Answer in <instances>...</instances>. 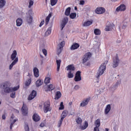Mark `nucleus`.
Listing matches in <instances>:
<instances>
[{
	"mask_svg": "<svg viewBox=\"0 0 131 131\" xmlns=\"http://www.w3.org/2000/svg\"><path fill=\"white\" fill-rule=\"evenodd\" d=\"M17 57V51L14 50L11 56V59L13 61V62L11 63V64L9 66V69L11 70L12 68H13V66L14 65H16L17 63L18 62V57Z\"/></svg>",
	"mask_w": 131,
	"mask_h": 131,
	"instance_id": "f257e3e1",
	"label": "nucleus"
},
{
	"mask_svg": "<svg viewBox=\"0 0 131 131\" xmlns=\"http://www.w3.org/2000/svg\"><path fill=\"white\" fill-rule=\"evenodd\" d=\"M43 110L44 113H48V112H51L52 111V108L51 107V102L50 101L47 100L46 101L43 106Z\"/></svg>",
	"mask_w": 131,
	"mask_h": 131,
	"instance_id": "f03ea898",
	"label": "nucleus"
},
{
	"mask_svg": "<svg viewBox=\"0 0 131 131\" xmlns=\"http://www.w3.org/2000/svg\"><path fill=\"white\" fill-rule=\"evenodd\" d=\"M105 70H106V65L105 63H103L100 66L99 69L97 72V78H99V77L104 73Z\"/></svg>",
	"mask_w": 131,
	"mask_h": 131,
	"instance_id": "7ed1b4c3",
	"label": "nucleus"
},
{
	"mask_svg": "<svg viewBox=\"0 0 131 131\" xmlns=\"http://www.w3.org/2000/svg\"><path fill=\"white\" fill-rule=\"evenodd\" d=\"M11 86V83L10 82L6 81L3 84V88L4 89L5 93H7L9 94V93H11L12 92V88H9Z\"/></svg>",
	"mask_w": 131,
	"mask_h": 131,
	"instance_id": "20e7f679",
	"label": "nucleus"
},
{
	"mask_svg": "<svg viewBox=\"0 0 131 131\" xmlns=\"http://www.w3.org/2000/svg\"><path fill=\"white\" fill-rule=\"evenodd\" d=\"M65 46V41H62L58 45V48H57V55H60L63 51V47Z\"/></svg>",
	"mask_w": 131,
	"mask_h": 131,
	"instance_id": "39448f33",
	"label": "nucleus"
},
{
	"mask_svg": "<svg viewBox=\"0 0 131 131\" xmlns=\"http://www.w3.org/2000/svg\"><path fill=\"white\" fill-rule=\"evenodd\" d=\"M91 57H92V53L91 52H88L85 53L82 59V63L83 64H84V63H86L89 60H90Z\"/></svg>",
	"mask_w": 131,
	"mask_h": 131,
	"instance_id": "423d86ee",
	"label": "nucleus"
},
{
	"mask_svg": "<svg viewBox=\"0 0 131 131\" xmlns=\"http://www.w3.org/2000/svg\"><path fill=\"white\" fill-rule=\"evenodd\" d=\"M21 113L24 116H27L28 115V107L24 103L21 107Z\"/></svg>",
	"mask_w": 131,
	"mask_h": 131,
	"instance_id": "0eeeda50",
	"label": "nucleus"
},
{
	"mask_svg": "<svg viewBox=\"0 0 131 131\" xmlns=\"http://www.w3.org/2000/svg\"><path fill=\"white\" fill-rule=\"evenodd\" d=\"M119 64V59L118 58V56H117L113 58V67L114 68H116L117 66Z\"/></svg>",
	"mask_w": 131,
	"mask_h": 131,
	"instance_id": "6e6552de",
	"label": "nucleus"
},
{
	"mask_svg": "<svg viewBox=\"0 0 131 131\" xmlns=\"http://www.w3.org/2000/svg\"><path fill=\"white\" fill-rule=\"evenodd\" d=\"M81 72L78 71L76 73V75L74 78L75 81H80L81 80Z\"/></svg>",
	"mask_w": 131,
	"mask_h": 131,
	"instance_id": "1a4fd4ad",
	"label": "nucleus"
},
{
	"mask_svg": "<svg viewBox=\"0 0 131 131\" xmlns=\"http://www.w3.org/2000/svg\"><path fill=\"white\" fill-rule=\"evenodd\" d=\"M36 95H37L36 91L33 90L31 94L29 95L28 100L29 101H31V100H33V99H34L36 97Z\"/></svg>",
	"mask_w": 131,
	"mask_h": 131,
	"instance_id": "9d476101",
	"label": "nucleus"
},
{
	"mask_svg": "<svg viewBox=\"0 0 131 131\" xmlns=\"http://www.w3.org/2000/svg\"><path fill=\"white\" fill-rule=\"evenodd\" d=\"M126 10V6L124 4L120 5L116 8L117 12H124Z\"/></svg>",
	"mask_w": 131,
	"mask_h": 131,
	"instance_id": "9b49d317",
	"label": "nucleus"
},
{
	"mask_svg": "<svg viewBox=\"0 0 131 131\" xmlns=\"http://www.w3.org/2000/svg\"><path fill=\"white\" fill-rule=\"evenodd\" d=\"M106 10L103 7H98L95 10V13L98 14H104Z\"/></svg>",
	"mask_w": 131,
	"mask_h": 131,
	"instance_id": "f8f14e48",
	"label": "nucleus"
},
{
	"mask_svg": "<svg viewBox=\"0 0 131 131\" xmlns=\"http://www.w3.org/2000/svg\"><path fill=\"white\" fill-rule=\"evenodd\" d=\"M91 100V97L87 98L85 100H83L82 102L80 103L81 107H84L89 104L90 100Z\"/></svg>",
	"mask_w": 131,
	"mask_h": 131,
	"instance_id": "ddd939ff",
	"label": "nucleus"
},
{
	"mask_svg": "<svg viewBox=\"0 0 131 131\" xmlns=\"http://www.w3.org/2000/svg\"><path fill=\"white\" fill-rule=\"evenodd\" d=\"M67 23H68V17H66L63 19L62 21L61 25V30H63V28L65 27V25H66Z\"/></svg>",
	"mask_w": 131,
	"mask_h": 131,
	"instance_id": "4468645a",
	"label": "nucleus"
},
{
	"mask_svg": "<svg viewBox=\"0 0 131 131\" xmlns=\"http://www.w3.org/2000/svg\"><path fill=\"white\" fill-rule=\"evenodd\" d=\"M32 118L33 120L35 122H37L39 121V120H40V117L39 116V115H38V114L36 113L34 114Z\"/></svg>",
	"mask_w": 131,
	"mask_h": 131,
	"instance_id": "2eb2a0df",
	"label": "nucleus"
},
{
	"mask_svg": "<svg viewBox=\"0 0 131 131\" xmlns=\"http://www.w3.org/2000/svg\"><path fill=\"white\" fill-rule=\"evenodd\" d=\"M33 73H34V76L35 77H38L39 76V70H38V69L37 68L35 67L33 69Z\"/></svg>",
	"mask_w": 131,
	"mask_h": 131,
	"instance_id": "dca6fc26",
	"label": "nucleus"
},
{
	"mask_svg": "<svg viewBox=\"0 0 131 131\" xmlns=\"http://www.w3.org/2000/svg\"><path fill=\"white\" fill-rule=\"evenodd\" d=\"M110 110H111V105L107 104L104 110V114H105V115H107V114H108V113L110 112Z\"/></svg>",
	"mask_w": 131,
	"mask_h": 131,
	"instance_id": "f3484780",
	"label": "nucleus"
},
{
	"mask_svg": "<svg viewBox=\"0 0 131 131\" xmlns=\"http://www.w3.org/2000/svg\"><path fill=\"white\" fill-rule=\"evenodd\" d=\"M79 46L80 45L78 43H74L71 47V50H77V49L79 48Z\"/></svg>",
	"mask_w": 131,
	"mask_h": 131,
	"instance_id": "a211bd4d",
	"label": "nucleus"
},
{
	"mask_svg": "<svg viewBox=\"0 0 131 131\" xmlns=\"http://www.w3.org/2000/svg\"><path fill=\"white\" fill-rule=\"evenodd\" d=\"M67 68V70H69V71L74 72L75 71V67H74V66H73V64H70L68 66Z\"/></svg>",
	"mask_w": 131,
	"mask_h": 131,
	"instance_id": "6ab92c4d",
	"label": "nucleus"
},
{
	"mask_svg": "<svg viewBox=\"0 0 131 131\" xmlns=\"http://www.w3.org/2000/svg\"><path fill=\"white\" fill-rule=\"evenodd\" d=\"M68 115V111L67 110L63 111L62 112V114H61V119L64 120V118H66Z\"/></svg>",
	"mask_w": 131,
	"mask_h": 131,
	"instance_id": "aec40b11",
	"label": "nucleus"
},
{
	"mask_svg": "<svg viewBox=\"0 0 131 131\" xmlns=\"http://www.w3.org/2000/svg\"><path fill=\"white\" fill-rule=\"evenodd\" d=\"M94 124L96 127H100L101 125V119H97L94 122Z\"/></svg>",
	"mask_w": 131,
	"mask_h": 131,
	"instance_id": "412c9836",
	"label": "nucleus"
},
{
	"mask_svg": "<svg viewBox=\"0 0 131 131\" xmlns=\"http://www.w3.org/2000/svg\"><path fill=\"white\" fill-rule=\"evenodd\" d=\"M23 23V20H22V18H17L16 19V26H21L22 25V24Z\"/></svg>",
	"mask_w": 131,
	"mask_h": 131,
	"instance_id": "4be33fe9",
	"label": "nucleus"
},
{
	"mask_svg": "<svg viewBox=\"0 0 131 131\" xmlns=\"http://www.w3.org/2000/svg\"><path fill=\"white\" fill-rule=\"evenodd\" d=\"M52 33V27H49L45 32V36H49Z\"/></svg>",
	"mask_w": 131,
	"mask_h": 131,
	"instance_id": "5701e85b",
	"label": "nucleus"
},
{
	"mask_svg": "<svg viewBox=\"0 0 131 131\" xmlns=\"http://www.w3.org/2000/svg\"><path fill=\"white\" fill-rule=\"evenodd\" d=\"M51 80V75H49L47 77L45 78L44 82L46 84H48V83H50Z\"/></svg>",
	"mask_w": 131,
	"mask_h": 131,
	"instance_id": "b1692460",
	"label": "nucleus"
},
{
	"mask_svg": "<svg viewBox=\"0 0 131 131\" xmlns=\"http://www.w3.org/2000/svg\"><path fill=\"white\" fill-rule=\"evenodd\" d=\"M51 17H52V13H50L48 16L46 18L45 24L46 25H48L49 24V22L50 21V19H51Z\"/></svg>",
	"mask_w": 131,
	"mask_h": 131,
	"instance_id": "393cba45",
	"label": "nucleus"
},
{
	"mask_svg": "<svg viewBox=\"0 0 131 131\" xmlns=\"http://www.w3.org/2000/svg\"><path fill=\"white\" fill-rule=\"evenodd\" d=\"M88 126L89 123H88V122L85 121L84 124L82 126H80V128L81 129H82V130H84V129L87 128Z\"/></svg>",
	"mask_w": 131,
	"mask_h": 131,
	"instance_id": "a878e982",
	"label": "nucleus"
},
{
	"mask_svg": "<svg viewBox=\"0 0 131 131\" xmlns=\"http://www.w3.org/2000/svg\"><path fill=\"white\" fill-rule=\"evenodd\" d=\"M61 95L62 94H61V92L60 91H57L55 96V99L58 100V99H60V98H61Z\"/></svg>",
	"mask_w": 131,
	"mask_h": 131,
	"instance_id": "bb28decb",
	"label": "nucleus"
},
{
	"mask_svg": "<svg viewBox=\"0 0 131 131\" xmlns=\"http://www.w3.org/2000/svg\"><path fill=\"white\" fill-rule=\"evenodd\" d=\"M93 24L92 20H88L86 21H85L83 25V26H90V25H92Z\"/></svg>",
	"mask_w": 131,
	"mask_h": 131,
	"instance_id": "cd10ccee",
	"label": "nucleus"
},
{
	"mask_svg": "<svg viewBox=\"0 0 131 131\" xmlns=\"http://www.w3.org/2000/svg\"><path fill=\"white\" fill-rule=\"evenodd\" d=\"M6 3L5 0H0V9H3L6 6Z\"/></svg>",
	"mask_w": 131,
	"mask_h": 131,
	"instance_id": "c85d7f7f",
	"label": "nucleus"
},
{
	"mask_svg": "<svg viewBox=\"0 0 131 131\" xmlns=\"http://www.w3.org/2000/svg\"><path fill=\"white\" fill-rule=\"evenodd\" d=\"M71 11V8L68 7V8H67L65 11L66 16H69V15H70Z\"/></svg>",
	"mask_w": 131,
	"mask_h": 131,
	"instance_id": "c756f323",
	"label": "nucleus"
},
{
	"mask_svg": "<svg viewBox=\"0 0 131 131\" xmlns=\"http://www.w3.org/2000/svg\"><path fill=\"white\" fill-rule=\"evenodd\" d=\"M105 29L106 31H110L112 30V29H113V27L112 25H109L106 26Z\"/></svg>",
	"mask_w": 131,
	"mask_h": 131,
	"instance_id": "7c9ffc66",
	"label": "nucleus"
},
{
	"mask_svg": "<svg viewBox=\"0 0 131 131\" xmlns=\"http://www.w3.org/2000/svg\"><path fill=\"white\" fill-rule=\"evenodd\" d=\"M56 64H57V70L59 71L60 70V67L61 66V60H56Z\"/></svg>",
	"mask_w": 131,
	"mask_h": 131,
	"instance_id": "2f4dec72",
	"label": "nucleus"
},
{
	"mask_svg": "<svg viewBox=\"0 0 131 131\" xmlns=\"http://www.w3.org/2000/svg\"><path fill=\"white\" fill-rule=\"evenodd\" d=\"M54 89L55 86H54L53 84H50L48 86V91H49V92H51Z\"/></svg>",
	"mask_w": 131,
	"mask_h": 131,
	"instance_id": "473e14b6",
	"label": "nucleus"
},
{
	"mask_svg": "<svg viewBox=\"0 0 131 131\" xmlns=\"http://www.w3.org/2000/svg\"><path fill=\"white\" fill-rule=\"evenodd\" d=\"M42 84V82H41V80L40 79H38L36 82V85L38 88V86H40Z\"/></svg>",
	"mask_w": 131,
	"mask_h": 131,
	"instance_id": "72a5a7b5",
	"label": "nucleus"
},
{
	"mask_svg": "<svg viewBox=\"0 0 131 131\" xmlns=\"http://www.w3.org/2000/svg\"><path fill=\"white\" fill-rule=\"evenodd\" d=\"M33 19V18L32 17V16L30 15L27 17V20L28 23H31L32 22Z\"/></svg>",
	"mask_w": 131,
	"mask_h": 131,
	"instance_id": "f704fd0d",
	"label": "nucleus"
},
{
	"mask_svg": "<svg viewBox=\"0 0 131 131\" xmlns=\"http://www.w3.org/2000/svg\"><path fill=\"white\" fill-rule=\"evenodd\" d=\"M74 73V72H72V71H69V73H68V77L69 78H73V74Z\"/></svg>",
	"mask_w": 131,
	"mask_h": 131,
	"instance_id": "c9c22d12",
	"label": "nucleus"
},
{
	"mask_svg": "<svg viewBox=\"0 0 131 131\" xmlns=\"http://www.w3.org/2000/svg\"><path fill=\"white\" fill-rule=\"evenodd\" d=\"M94 33L96 35H100L101 34V30L99 29H95L94 30Z\"/></svg>",
	"mask_w": 131,
	"mask_h": 131,
	"instance_id": "e433bc0d",
	"label": "nucleus"
},
{
	"mask_svg": "<svg viewBox=\"0 0 131 131\" xmlns=\"http://www.w3.org/2000/svg\"><path fill=\"white\" fill-rule=\"evenodd\" d=\"M76 122L77 124H81V123H82V119H81L80 117H78L76 119Z\"/></svg>",
	"mask_w": 131,
	"mask_h": 131,
	"instance_id": "4c0bfd02",
	"label": "nucleus"
},
{
	"mask_svg": "<svg viewBox=\"0 0 131 131\" xmlns=\"http://www.w3.org/2000/svg\"><path fill=\"white\" fill-rule=\"evenodd\" d=\"M51 5L53 7V6H55L57 4V3H58V0H50Z\"/></svg>",
	"mask_w": 131,
	"mask_h": 131,
	"instance_id": "58836bf2",
	"label": "nucleus"
},
{
	"mask_svg": "<svg viewBox=\"0 0 131 131\" xmlns=\"http://www.w3.org/2000/svg\"><path fill=\"white\" fill-rule=\"evenodd\" d=\"M30 83H31V78H29L26 81L25 83L26 86H29Z\"/></svg>",
	"mask_w": 131,
	"mask_h": 131,
	"instance_id": "ea45409f",
	"label": "nucleus"
},
{
	"mask_svg": "<svg viewBox=\"0 0 131 131\" xmlns=\"http://www.w3.org/2000/svg\"><path fill=\"white\" fill-rule=\"evenodd\" d=\"M16 121H18V119H14L12 121L10 126V129H12V128H13V126L14 125V124L15 123V122H16Z\"/></svg>",
	"mask_w": 131,
	"mask_h": 131,
	"instance_id": "a19ab883",
	"label": "nucleus"
},
{
	"mask_svg": "<svg viewBox=\"0 0 131 131\" xmlns=\"http://www.w3.org/2000/svg\"><path fill=\"white\" fill-rule=\"evenodd\" d=\"M70 18L71 19H75L76 18V14L75 13H72L70 15Z\"/></svg>",
	"mask_w": 131,
	"mask_h": 131,
	"instance_id": "79ce46f5",
	"label": "nucleus"
},
{
	"mask_svg": "<svg viewBox=\"0 0 131 131\" xmlns=\"http://www.w3.org/2000/svg\"><path fill=\"white\" fill-rule=\"evenodd\" d=\"M19 88H20V86L19 85L16 86L14 88H11V91L12 92H16V91H18V90H19Z\"/></svg>",
	"mask_w": 131,
	"mask_h": 131,
	"instance_id": "37998d69",
	"label": "nucleus"
},
{
	"mask_svg": "<svg viewBox=\"0 0 131 131\" xmlns=\"http://www.w3.org/2000/svg\"><path fill=\"white\" fill-rule=\"evenodd\" d=\"M29 6L28 8H31L32 7V5L34 4V2H33V1L32 0H30L29 2Z\"/></svg>",
	"mask_w": 131,
	"mask_h": 131,
	"instance_id": "c03bdc74",
	"label": "nucleus"
},
{
	"mask_svg": "<svg viewBox=\"0 0 131 131\" xmlns=\"http://www.w3.org/2000/svg\"><path fill=\"white\" fill-rule=\"evenodd\" d=\"M25 129L26 131H29V126H28V124L25 123Z\"/></svg>",
	"mask_w": 131,
	"mask_h": 131,
	"instance_id": "a18cd8bd",
	"label": "nucleus"
},
{
	"mask_svg": "<svg viewBox=\"0 0 131 131\" xmlns=\"http://www.w3.org/2000/svg\"><path fill=\"white\" fill-rule=\"evenodd\" d=\"M64 104H63V102H61L60 104V107H59V110H63Z\"/></svg>",
	"mask_w": 131,
	"mask_h": 131,
	"instance_id": "49530a36",
	"label": "nucleus"
},
{
	"mask_svg": "<svg viewBox=\"0 0 131 131\" xmlns=\"http://www.w3.org/2000/svg\"><path fill=\"white\" fill-rule=\"evenodd\" d=\"M42 51L45 56H47V55H48V51H47V49H43Z\"/></svg>",
	"mask_w": 131,
	"mask_h": 131,
	"instance_id": "de8ad7c7",
	"label": "nucleus"
},
{
	"mask_svg": "<svg viewBox=\"0 0 131 131\" xmlns=\"http://www.w3.org/2000/svg\"><path fill=\"white\" fill-rule=\"evenodd\" d=\"M16 97V93H13L10 94V97L12 98V99H15V97Z\"/></svg>",
	"mask_w": 131,
	"mask_h": 131,
	"instance_id": "09e8293b",
	"label": "nucleus"
},
{
	"mask_svg": "<svg viewBox=\"0 0 131 131\" xmlns=\"http://www.w3.org/2000/svg\"><path fill=\"white\" fill-rule=\"evenodd\" d=\"M63 119H60L59 123H58V126L59 127H60V126H61V125H62V122H63Z\"/></svg>",
	"mask_w": 131,
	"mask_h": 131,
	"instance_id": "8fccbe9b",
	"label": "nucleus"
},
{
	"mask_svg": "<svg viewBox=\"0 0 131 131\" xmlns=\"http://www.w3.org/2000/svg\"><path fill=\"white\" fill-rule=\"evenodd\" d=\"M43 24H45V20H42L41 21V23H40L39 26V27H41V26H42Z\"/></svg>",
	"mask_w": 131,
	"mask_h": 131,
	"instance_id": "3c124183",
	"label": "nucleus"
},
{
	"mask_svg": "<svg viewBox=\"0 0 131 131\" xmlns=\"http://www.w3.org/2000/svg\"><path fill=\"white\" fill-rule=\"evenodd\" d=\"M84 3H85L84 1L81 0V1H80L79 5H84Z\"/></svg>",
	"mask_w": 131,
	"mask_h": 131,
	"instance_id": "603ef678",
	"label": "nucleus"
},
{
	"mask_svg": "<svg viewBox=\"0 0 131 131\" xmlns=\"http://www.w3.org/2000/svg\"><path fill=\"white\" fill-rule=\"evenodd\" d=\"M45 125H46V124L43 122L41 123L40 124V127H43V126H45Z\"/></svg>",
	"mask_w": 131,
	"mask_h": 131,
	"instance_id": "864d4df0",
	"label": "nucleus"
},
{
	"mask_svg": "<svg viewBox=\"0 0 131 131\" xmlns=\"http://www.w3.org/2000/svg\"><path fill=\"white\" fill-rule=\"evenodd\" d=\"M74 89L76 91H77V90L79 89V86H78V85H76L75 86Z\"/></svg>",
	"mask_w": 131,
	"mask_h": 131,
	"instance_id": "5fc2aeb1",
	"label": "nucleus"
},
{
	"mask_svg": "<svg viewBox=\"0 0 131 131\" xmlns=\"http://www.w3.org/2000/svg\"><path fill=\"white\" fill-rule=\"evenodd\" d=\"M94 131H100L99 127H95L94 129Z\"/></svg>",
	"mask_w": 131,
	"mask_h": 131,
	"instance_id": "6e6d98bb",
	"label": "nucleus"
},
{
	"mask_svg": "<svg viewBox=\"0 0 131 131\" xmlns=\"http://www.w3.org/2000/svg\"><path fill=\"white\" fill-rule=\"evenodd\" d=\"M14 118H15V116L14 115V114H12L11 117V119H14Z\"/></svg>",
	"mask_w": 131,
	"mask_h": 131,
	"instance_id": "4d7b16f0",
	"label": "nucleus"
},
{
	"mask_svg": "<svg viewBox=\"0 0 131 131\" xmlns=\"http://www.w3.org/2000/svg\"><path fill=\"white\" fill-rule=\"evenodd\" d=\"M126 25H123L122 27L123 29H124V28H126Z\"/></svg>",
	"mask_w": 131,
	"mask_h": 131,
	"instance_id": "13d9d810",
	"label": "nucleus"
},
{
	"mask_svg": "<svg viewBox=\"0 0 131 131\" xmlns=\"http://www.w3.org/2000/svg\"><path fill=\"white\" fill-rule=\"evenodd\" d=\"M2 118L4 120L6 119V115H2Z\"/></svg>",
	"mask_w": 131,
	"mask_h": 131,
	"instance_id": "bf43d9fd",
	"label": "nucleus"
},
{
	"mask_svg": "<svg viewBox=\"0 0 131 131\" xmlns=\"http://www.w3.org/2000/svg\"><path fill=\"white\" fill-rule=\"evenodd\" d=\"M90 65H91V63H90V62H88V63L86 64V66H90Z\"/></svg>",
	"mask_w": 131,
	"mask_h": 131,
	"instance_id": "052dcab7",
	"label": "nucleus"
},
{
	"mask_svg": "<svg viewBox=\"0 0 131 131\" xmlns=\"http://www.w3.org/2000/svg\"><path fill=\"white\" fill-rule=\"evenodd\" d=\"M69 106H71V105H72V102H69Z\"/></svg>",
	"mask_w": 131,
	"mask_h": 131,
	"instance_id": "680f3d73",
	"label": "nucleus"
},
{
	"mask_svg": "<svg viewBox=\"0 0 131 131\" xmlns=\"http://www.w3.org/2000/svg\"><path fill=\"white\" fill-rule=\"evenodd\" d=\"M105 131H109V129L106 128H105Z\"/></svg>",
	"mask_w": 131,
	"mask_h": 131,
	"instance_id": "e2e57ef3",
	"label": "nucleus"
},
{
	"mask_svg": "<svg viewBox=\"0 0 131 131\" xmlns=\"http://www.w3.org/2000/svg\"><path fill=\"white\" fill-rule=\"evenodd\" d=\"M75 10H77V7H75Z\"/></svg>",
	"mask_w": 131,
	"mask_h": 131,
	"instance_id": "0e129e2a",
	"label": "nucleus"
},
{
	"mask_svg": "<svg viewBox=\"0 0 131 131\" xmlns=\"http://www.w3.org/2000/svg\"><path fill=\"white\" fill-rule=\"evenodd\" d=\"M47 2H48V0H46V3H47Z\"/></svg>",
	"mask_w": 131,
	"mask_h": 131,
	"instance_id": "69168bd1",
	"label": "nucleus"
},
{
	"mask_svg": "<svg viewBox=\"0 0 131 131\" xmlns=\"http://www.w3.org/2000/svg\"><path fill=\"white\" fill-rule=\"evenodd\" d=\"M2 104V102L0 101V104Z\"/></svg>",
	"mask_w": 131,
	"mask_h": 131,
	"instance_id": "338daca9",
	"label": "nucleus"
}]
</instances>
